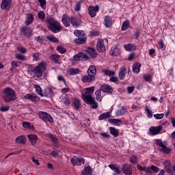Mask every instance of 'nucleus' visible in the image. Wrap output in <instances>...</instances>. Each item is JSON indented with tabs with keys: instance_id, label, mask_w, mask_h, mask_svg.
Wrapping results in <instances>:
<instances>
[{
	"instance_id": "38",
	"label": "nucleus",
	"mask_w": 175,
	"mask_h": 175,
	"mask_svg": "<svg viewBox=\"0 0 175 175\" xmlns=\"http://www.w3.org/2000/svg\"><path fill=\"white\" fill-rule=\"evenodd\" d=\"M46 38L49 42L52 43H58V42H59V40H58V38H57L55 36H47Z\"/></svg>"
},
{
	"instance_id": "19",
	"label": "nucleus",
	"mask_w": 175,
	"mask_h": 175,
	"mask_svg": "<svg viewBox=\"0 0 175 175\" xmlns=\"http://www.w3.org/2000/svg\"><path fill=\"white\" fill-rule=\"evenodd\" d=\"M62 21L65 27H70V17L65 14L62 16Z\"/></svg>"
},
{
	"instance_id": "32",
	"label": "nucleus",
	"mask_w": 175,
	"mask_h": 175,
	"mask_svg": "<svg viewBox=\"0 0 175 175\" xmlns=\"http://www.w3.org/2000/svg\"><path fill=\"white\" fill-rule=\"evenodd\" d=\"M109 129L111 135L114 136V137H118V135H120V131L114 127H109Z\"/></svg>"
},
{
	"instance_id": "26",
	"label": "nucleus",
	"mask_w": 175,
	"mask_h": 175,
	"mask_svg": "<svg viewBox=\"0 0 175 175\" xmlns=\"http://www.w3.org/2000/svg\"><path fill=\"white\" fill-rule=\"evenodd\" d=\"M86 53L89 54L92 58H96L98 57V55L95 53V49L94 48H88Z\"/></svg>"
},
{
	"instance_id": "11",
	"label": "nucleus",
	"mask_w": 175,
	"mask_h": 175,
	"mask_svg": "<svg viewBox=\"0 0 175 175\" xmlns=\"http://www.w3.org/2000/svg\"><path fill=\"white\" fill-rule=\"evenodd\" d=\"M105 42L103 39H98L96 44L97 50L99 53H105L106 51V46H105Z\"/></svg>"
},
{
	"instance_id": "10",
	"label": "nucleus",
	"mask_w": 175,
	"mask_h": 175,
	"mask_svg": "<svg viewBox=\"0 0 175 175\" xmlns=\"http://www.w3.org/2000/svg\"><path fill=\"white\" fill-rule=\"evenodd\" d=\"M12 8V0H2L1 3V9L2 10H8Z\"/></svg>"
},
{
	"instance_id": "13",
	"label": "nucleus",
	"mask_w": 175,
	"mask_h": 175,
	"mask_svg": "<svg viewBox=\"0 0 175 175\" xmlns=\"http://www.w3.org/2000/svg\"><path fill=\"white\" fill-rule=\"evenodd\" d=\"M100 90L103 91V92H106L107 94H109L110 95L113 94V87L106 83H104L100 86Z\"/></svg>"
},
{
	"instance_id": "48",
	"label": "nucleus",
	"mask_w": 175,
	"mask_h": 175,
	"mask_svg": "<svg viewBox=\"0 0 175 175\" xmlns=\"http://www.w3.org/2000/svg\"><path fill=\"white\" fill-rule=\"evenodd\" d=\"M161 148V151L162 152H164V154H170V152L172 151L170 148L166 147V146L165 145Z\"/></svg>"
},
{
	"instance_id": "24",
	"label": "nucleus",
	"mask_w": 175,
	"mask_h": 175,
	"mask_svg": "<svg viewBox=\"0 0 175 175\" xmlns=\"http://www.w3.org/2000/svg\"><path fill=\"white\" fill-rule=\"evenodd\" d=\"M126 75V68L125 67H121L120 69V72L118 73L119 79L120 80H124L125 79V76Z\"/></svg>"
},
{
	"instance_id": "53",
	"label": "nucleus",
	"mask_w": 175,
	"mask_h": 175,
	"mask_svg": "<svg viewBox=\"0 0 175 175\" xmlns=\"http://www.w3.org/2000/svg\"><path fill=\"white\" fill-rule=\"evenodd\" d=\"M38 18L40 20H44V17H46V14H44V12H40L38 13Z\"/></svg>"
},
{
	"instance_id": "30",
	"label": "nucleus",
	"mask_w": 175,
	"mask_h": 175,
	"mask_svg": "<svg viewBox=\"0 0 175 175\" xmlns=\"http://www.w3.org/2000/svg\"><path fill=\"white\" fill-rule=\"evenodd\" d=\"M82 175H91L92 174V168L91 166L85 167L81 172Z\"/></svg>"
},
{
	"instance_id": "62",
	"label": "nucleus",
	"mask_w": 175,
	"mask_h": 175,
	"mask_svg": "<svg viewBox=\"0 0 175 175\" xmlns=\"http://www.w3.org/2000/svg\"><path fill=\"white\" fill-rule=\"evenodd\" d=\"M23 128H25L26 129H29V126L31 125V123L28 122H23Z\"/></svg>"
},
{
	"instance_id": "3",
	"label": "nucleus",
	"mask_w": 175,
	"mask_h": 175,
	"mask_svg": "<svg viewBox=\"0 0 175 175\" xmlns=\"http://www.w3.org/2000/svg\"><path fill=\"white\" fill-rule=\"evenodd\" d=\"M46 63L40 62L36 68L29 67L27 69L28 73H35L36 77H42L43 76V72H46Z\"/></svg>"
},
{
	"instance_id": "1",
	"label": "nucleus",
	"mask_w": 175,
	"mask_h": 175,
	"mask_svg": "<svg viewBox=\"0 0 175 175\" xmlns=\"http://www.w3.org/2000/svg\"><path fill=\"white\" fill-rule=\"evenodd\" d=\"M46 23L49 25L48 29H50L53 33H58L62 29L59 22L53 17H46Z\"/></svg>"
},
{
	"instance_id": "18",
	"label": "nucleus",
	"mask_w": 175,
	"mask_h": 175,
	"mask_svg": "<svg viewBox=\"0 0 175 175\" xmlns=\"http://www.w3.org/2000/svg\"><path fill=\"white\" fill-rule=\"evenodd\" d=\"M122 172L126 175H132V168L128 164H123Z\"/></svg>"
},
{
	"instance_id": "31",
	"label": "nucleus",
	"mask_w": 175,
	"mask_h": 175,
	"mask_svg": "<svg viewBox=\"0 0 175 175\" xmlns=\"http://www.w3.org/2000/svg\"><path fill=\"white\" fill-rule=\"evenodd\" d=\"M126 51H135L136 50V45L133 44H127L124 46Z\"/></svg>"
},
{
	"instance_id": "34",
	"label": "nucleus",
	"mask_w": 175,
	"mask_h": 175,
	"mask_svg": "<svg viewBox=\"0 0 175 175\" xmlns=\"http://www.w3.org/2000/svg\"><path fill=\"white\" fill-rule=\"evenodd\" d=\"M59 55L53 54L50 56V59L54 62V64H61L59 62Z\"/></svg>"
},
{
	"instance_id": "2",
	"label": "nucleus",
	"mask_w": 175,
	"mask_h": 175,
	"mask_svg": "<svg viewBox=\"0 0 175 175\" xmlns=\"http://www.w3.org/2000/svg\"><path fill=\"white\" fill-rule=\"evenodd\" d=\"M96 76V66L91 65L88 69V75L82 77L81 81L83 83H92L95 80Z\"/></svg>"
},
{
	"instance_id": "7",
	"label": "nucleus",
	"mask_w": 175,
	"mask_h": 175,
	"mask_svg": "<svg viewBox=\"0 0 175 175\" xmlns=\"http://www.w3.org/2000/svg\"><path fill=\"white\" fill-rule=\"evenodd\" d=\"M162 129H163L162 125L158 126H151L149 129V135H150V136H155L156 135H159Z\"/></svg>"
},
{
	"instance_id": "37",
	"label": "nucleus",
	"mask_w": 175,
	"mask_h": 175,
	"mask_svg": "<svg viewBox=\"0 0 175 175\" xmlns=\"http://www.w3.org/2000/svg\"><path fill=\"white\" fill-rule=\"evenodd\" d=\"M85 91L82 94H85V95H92V94H94L95 87L92 86L90 88H85Z\"/></svg>"
},
{
	"instance_id": "15",
	"label": "nucleus",
	"mask_w": 175,
	"mask_h": 175,
	"mask_svg": "<svg viewBox=\"0 0 175 175\" xmlns=\"http://www.w3.org/2000/svg\"><path fill=\"white\" fill-rule=\"evenodd\" d=\"M82 99L86 103V105H91L95 98H92V95H87L85 94H82Z\"/></svg>"
},
{
	"instance_id": "46",
	"label": "nucleus",
	"mask_w": 175,
	"mask_h": 175,
	"mask_svg": "<svg viewBox=\"0 0 175 175\" xmlns=\"http://www.w3.org/2000/svg\"><path fill=\"white\" fill-rule=\"evenodd\" d=\"M30 100H31V102H39L40 100V98L37 96L36 94H32Z\"/></svg>"
},
{
	"instance_id": "47",
	"label": "nucleus",
	"mask_w": 175,
	"mask_h": 175,
	"mask_svg": "<svg viewBox=\"0 0 175 175\" xmlns=\"http://www.w3.org/2000/svg\"><path fill=\"white\" fill-rule=\"evenodd\" d=\"M145 111L147 113L148 118H152V111L148 109V106L145 107Z\"/></svg>"
},
{
	"instance_id": "45",
	"label": "nucleus",
	"mask_w": 175,
	"mask_h": 175,
	"mask_svg": "<svg viewBox=\"0 0 175 175\" xmlns=\"http://www.w3.org/2000/svg\"><path fill=\"white\" fill-rule=\"evenodd\" d=\"M57 51H59L60 54H65V53H66V49L61 45L57 46Z\"/></svg>"
},
{
	"instance_id": "12",
	"label": "nucleus",
	"mask_w": 175,
	"mask_h": 175,
	"mask_svg": "<svg viewBox=\"0 0 175 175\" xmlns=\"http://www.w3.org/2000/svg\"><path fill=\"white\" fill-rule=\"evenodd\" d=\"M88 14H90V17H95V16H96V12H99V5H90L88 8Z\"/></svg>"
},
{
	"instance_id": "36",
	"label": "nucleus",
	"mask_w": 175,
	"mask_h": 175,
	"mask_svg": "<svg viewBox=\"0 0 175 175\" xmlns=\"http://www.w3.org/2000/svg\"><path fill=\"white\" fill-rule=\"evenodd\" d=\"M68 73L70 76H73L75 75H78V73H80V69L79 68H70L68 70Z\"/></svg>"
},
{
	"instance_id": "60",
	"label": "nucleus",
	"mask_w": 175,
	"mask_h": 175,
	"mask_svg": "<svg viewBox=\"0 0 175 175\" xmlns=\"http://www.w3.org/2000/svg\"><path fill=\"white\" fill-rule=\"evenodd\" d=\"M109 81H111L112 83H118V77L112 76L109 79Z\"/></svg>"
},
{
	"instance_id": "8",
	"label": "nucleus",
	"mask_w": 175,
	"mask_h": 175,
	"mask_svg": "<svg viewBox=\"0 0 175 175\" xmlns=\"http://www.w3.org/2000/svg\"><path fill=\"white\" fill-rule=\"evenodd\" d=\"M74 61H87L88 60L89 57L87 54L79 52L78 54H76L73 56Z\"/></svg>"
},
{
	"instance_id": "20",
	"label": "nucleus",
	"mask_w": 175,
	"mask_h": 175,
	"mask_svg": "<svg viewBox=\"0 0 175 175\" xmlns=\"http://www.w3.org/2000/svg\"><path fill=\"white\" fill-rule=\"evenodd\" d=\"M27 137L29 139V142L32 146H35V144H36V142H38V135L35 134H29L27 135Z\"/></svg>"
},
{
	"instance_id": "6",
	"label": "nucleus",
	"mask_w": 175,
	"mask_h": 175,
	"mask_svg": "<svg viewBox=\"0 0 175 175\" xmlns=\"http://www.w3.org/2000/svg\"><path fill=\"white\" fill-rule=\"evenodd\" d=\"M70 163L73 166H81V163H85V159L83 158H79L77 156H74L70 160Z\"/></svg>"
},
{
	"instance_id": "5",
	"label": "nucleus",
	"mask_w": 175,
	"mask_h": 175,
	"mask_svg": "<svg viewBox=\"0 0 175 175\" xmlns=\"http://www.w3.org/2000/svg\"><path fill=\"white\" fill-rule=\"evenodd\" d=\"M20 31L22 35H24L25 38L29 39L33 35V29L31 27H28V25H25L21 27Z\"/></svg>"
},
{
	"instance_id": "17",
	"label": "nucleus",
	"mask_w": 175,
	"mask_h": 175,
	"mask_svg": "<svg viewBox=\"0 0 175 175\" xmlns=\"http://www.w3.org/2000/svg\"><path fill=\"white\" fill-rule=\"evenodd\" d=\"M74 43L78 46H80V44H85V43H87V36L78 37L74 40Z\"/></svg>"
},
{
	"instance_id": "55",
	"label": "nucleus",
	"mask_w": 175,
	"mask_h": 175,
	"mask_svg": "<svg viewBox=\"0 0 175 175\" xmlns=\"http://www.w3.org/2000/svg\"><path fill=\"white\" fill-rule=\"evenodd\" d=\"M156 145L159 146V147H161V148L165 146L163 143H162V139H156Z\"/></svg>"
},
{
	"instance_id": "52",
	"label": "nucleus",
	"mask_w": 175,
	"mask_h": 175,
	"mask_svg": "<svg viewBox=\"0 0 175 175\" xmlns=\"http://www.w3.org/2000/svg\"><path fill=\"white\" fill-rule=\"evenodd\" d=\"M16 58L17 59H20V61H25V56L21 54H16Z\"/></svg>"
},
{
	"instance_id": "14",
	"label": "nucleus",
	"mask_w": 175,
	"mask_h": 175,
	"mask_svg": "<svg viewBox=\"0 0 175 175\" xmlns=\"http://www.w3.org/2000/svg\"><path fill=\"white\" fill-rule=\"evenodd\" d=\"M83 21L76 16H70V23L72 27H80Z\"/></svg>"
},
{
	"instance_id": "4",
	"label": "nucleus",
	"mask_w": 175,
	"mask_h": 175,
	"mask_svg": "<svg viewBox=\"0 0 175 175\" xmlns=\"http://www.w3.org/2000/svg\"><path fill=\"white\" fill-rule=\"evenodd\" d=\"M3 100L5 103H10L13 100H16V91L10 88H6L3 91Z\"/></svg>"
},
{
	"instance_id": "59",
	"label": "nucleus",
	"mask_w": 175,
	"mask_h": 175,
	"mask_svg": "<svg viewBox=\"0 0 175 175\" xmlns=\"http://www.w3.org/2000/svg\"><path fill=\"white\" fill-rule=\"evenodd\" d=\"M158 44L161 49H162L165 47V44L163 43V40H162V39L159 40Z\"/></svg>"
},
{
	"instance_id": "43",
	"label": "nucleus",
	"mask_w": 175,
	"mask_h": 175,
	"mask_svg": "<svg viewBox=\"0 0 175 175\" xmlns=\"http://www.w3.org/2000/svg\"><path fill=\"white\" fill-rule=\"evenodd\" d=\"M96 100H99L100 102V100H102V90L101 89H98L96 92Z\"/></svg>"
},
{
	"instance_id": "29",
	"label": "nucleus",
	"mask_w": 175,
	"mask_h": 175,
	"mask_svg": "<svg viewBox=\"0 0 175 175\" xmlns=\"http://www.w3.org/2000/svg\"><path fill=\"white\" fill-rule=\"evenodd\" d=\"M51 92H53V89H51V88L50 87H46L44 90V92H42V94L41 96H45L47 98L48 96H50V95H51Z\"/></svg>"
},
{
	"instance_id": "27",
	"label": "nucleus",
	"mask_w": 175,
	"mask_h": 175,
	"mask_svg": "<svg viewBox=\"0 0 175 175\" xmlns=\"http://www.w3.org/2000/svg\"><path fill=\"white\" fill-rule=\"evenodd\" d=\"M27 138L24 135H20L16 139V143L18 144H25Z\"/></svg>"
},
{
	"instance_id": "9",
	"label": "nucleus",
	"mask_w": 175,
	"mask_h": 175,
	"mask_svg": "<svg viewBox=\"0 0 175 175\" xmlns=\"http://www.w3.org/2000/svg\"><path fill=\"white\" fill-rule=\"evenodd\" d=\"M38 116L41 120H44V121H49V122H53L54 121V119H53L51 116L44 111L39 112Z\"/></svg>"
},
{
	"instance_id": "40",
	"label": "nucleus",
	"mask_w": 175,
	"mask_h": 175,
	"mask_svg": "<svg viewBox=\"0 0 175 175\" xmlns=\"http://www.w3.org/2000/svg\"><path fill=\"white\" fill-rule=\"evenodd\" d=\"M34 88L36 89V91L40 96H42L43 94V90H42V88L39 85L34 84L33 85Z\"/></svg>"
},
{
	"instance_id": "54",
	"label": "nucleus",
	"mask_w": 175,
	"mask_h": 175,
	"mask_svg": "<svg viewBox=\"0 0 175 175\" xmlns=\"http://www.w3.org/2000/svg\"><path fill=\"white\" fill-rule=\"evenodd\" d=\"M131 163H137V157L136 156H133L130 158Z\"/></svg>"
},
{
	"instance_id": "49",
	"label": "nucleus",
	"mask_w": 175,
	"mask_h": 175,
	"mask_svg": "<svg viewBox=\"0 0 175 175\" xmlns=\"http://www.w3.org/2000/svg\"><path fill=\"white\" fill-rule=\"evenodd\" d=\"M80 9H81V2L79 1L75 5V12H80Z\"/></svg>"
},
{
	"instance_id": "33",
	"label": "nucleus",
	"mask_w": 175,
	"mask_h": 175,
	"mask_svg": "<svg viewBox=\"0 0 175 175\" xmlns=\"http://www.w3.org/2000/svg\"><path fill=\"white\" fill-rule=\"evenodd\" d=\"M108 122L113 124L116 126H120V124H122V120L120 119H109Z\"/></svg>"
},
{
	"instance_id": "28",
	"label": "nucleus",
	"mask_w": 175,
	"mask_h": 175,
	"mask_svg": "<svg viewBox=\"0 0 175 175\" xmlns=\"http://www.w3.org/2000/svg\"><path fill=\"white\" fill-rule=\"evenodd\" d=\"M72 106L76 110H79L81 107V103L79 98H75L72 102Z\"/></svg>"
},
{
	"instance_id": "22",
	"label": "nucleus",
	"mask_w": 175,
	"mask_h": 175,
	"mask_svg": "<svg viewBox=\"0 0 175 175\" xmlns=\"http://www.w3.org/2000/svg\"><path fill=\"white\" fill-rule=\"evenodd\" d=\"M104 24L106 28H110V27L113 25V21L111 20V17H110L109 16H106L105 17Z\"/></svg>"
},
{
	"instance_id": "21",
	"label": "nucleus",
	"mask_w": 175,
	"mask_h": 175,
	"mask_svg": "<svg viewBox=\"0 0 175 175\" xmlns=\"http://www.w3.org/2000/svg\"><path fill=\"white\" fill-rule=\"evenodd\" d=\"M47 137L51 139L52 143L55 146V147H58V138L55 137V135L51 134V133H47Z\"/></svg>"
},
{
	"instance_id": "16",
	"label": "nucleus",
	"mask_w": 175,
	"mask_h": 175,
	"mask_svg": "<svg viewBox=\"0 0 175 175\" xmlns=\"http://www.w3.org/2000/svg\"><path fill=\"white\" fill-rule=\"evenodd\" d=\"M109 54L111 57H117V55H120V54H121V51L120 48H118V45L113 46L109 51Z\"/></svg>"
},
{
	"instance_id": "23",
	"label": "nucleus",
	"mask_w": 175,
	"mask_h": 175,
	"mask_svg": "<svg viewBox=\"0 0 175 175\" xmlns=\"http://www.w3.org/2000/svg\"><path fill=\"white\" fill-rule=\"evenodd\" d=\"M33 20H35V17H33V14L29 13L25 20L26 25H31V24L33 23Z\"/></svg>"
},
{
	"instance_id": "51",
	"label": "nucleus",
	"mask_w": 175,
	"mask_h": 175,
	"mask_svg": "<svg viewBox=\"0 0 175 175\" xmlns=\"http://www.w3.org/2000/svg\"><path fill=\"white\" fill-rule=\"evenodd\" d=\"M38 2L42 9H46V0H38Z\"/></svg>"
},
{
	"instance_id": "39",
	"label": "nucleus",
	"mask_w": 175,
	"mask_h": 175,
	"mask_svg": "<svg viewBox=\"0 0 175 175\" xmlns=\"http://www.w3.org/2000/svg\"><path fill=\"white\" fill-rule=\"evenodd\" d=\"M74 34L75 36H77V38H81V36H85V33H84V31L83 30H75Z\"/></svg>"
},
{
	"instance_id": "57",
	"label": "nucleus",
	"mask_w": 175,
	"mask_h": 175,
	"mask_svg": "<svg viewBox=\"0 0 175 175\" xmlns=\"http://www.w3.org/2000/svg\"><path fill=\"white\" fill-rule=\"evenodd\" d=\"M63 99H64V105H66L67 106H69L70 105V98H68L67 97H64Z\"/></svg>"
},
{
	"instance_id": "44",
	"label": "nucleus",
	"mask_w": 175,
	"mask_h": 175,
	"mask_svg": "<svg viewBox=\"0 0 175 175\" xmlns=\"http://www.w3.org/2000/svg\"><path fill=\"white\" fill-rule=\"evenodd\" d=\"M125 108H124V107H122L120 109H118L116 111V115L118 117H120V116H124V114H125Z\"/></svg>"
},
{
	"instance_id": "56",
	"label": "nucleus",
	"mask_w": 175,
	"mask_h": 175,
	"mask_svg": "<svg viewBox=\"0 0 175 175\" xmlns=\"http://www.w3.org/2000/svg\"><path fill=\"white\" fill-rule=\"evenodd\" d=\"M165 115L163 113H160V114H154V117L156 118V120H162L163 118Z\"/></svg>"
},
{
	"instance_id": "50",
	"label": "nucleus",
	"mask_w": 175,
	"mask_h": 175,
	"mask_svg": "<svg viewBox=\"0 0 175 175\" xmlns=\"http://www.w3.org/2000/svg\"><path fill=\"white\" fill-rule=\"evenodd\" d=\"M150 170L151 172H154V173H158V172H159V168H158V167L152 165L150 166Z\"/></svg>"
},
{
	"instance_id": "35",
	"label": "nucleus",
	"mask_w": 175,
	"mask_h": 175,
	"mask_svg": "<svg viewBox=\"0 0 175 175\" xmlns=\"http://www.w3.org/2000/svg\"><path fill=\"white\" fill-rule=\"evenodd\" d=\"M142 66V64L139 62H136L133 65V72L134 73H139L140 72V67Z\"/></svg>"
},
{
	"instance_id": "58",
	"label": "nucleus",
	"mask_w": 175,
	"mask_h": 175,
	"mask_svg": "<svg viewBox=\"0 0 175 175\" xmlns=\"http://www.w3.org/2000/svg\"><path fill=\"white\" fill-rule=\"evenodd\" d=\"M144 80H145V81H151V75H148V74H146V75H144Z\"/></svg>"
},
{
	"instance_id": "42",
	"label": "nucleus",
	"mask_w": 175,
	"mask_h": 175,
	"mask_svg": "<svg viewBox=\"0 0 175 175\" xmlns=\"http://www.w3.org/2000/svg\"><path fill=\"white\" fill-rule=\"evenodd\" d=\"M103 73L105 76H109V77H111L116 75V72L114 71H111L110 70H103Z\"/></svg>"
},
{
	"instance_id": "61",
	"label": "nucleus",
	"mask_w": 175,
	"mask_h": 175,
	"mask_svg": "<svg viewBox=\"0 0 175 175\" xmlns=\"http://www.w3.org/2000/svg\"><path fill=\"white\" fill-rule=\"evenodd\" d=\"M90 105L92 106V109H98V103L95 100H93Z\"/></svg>"
},
{
	"instance_id": "64",
	"label": "nucleus",
	"mask_w": 175,
	"mask_h": 175,
	"mask_svg": "<svg viewBox=\"0 0 175 175\" xmlns=\"http://www.w3.org/2000/svg\"><path fill=\"white\" fill-rule=\"evenodd\" d=\"M144 172H145V173H152V171H151V167H144Z\"/></svg>"
},
{
	"instance_id": "41",
	"label": "nucleus",
	"mask_w": 175,
	"mask_h": 175,
	"mask_svg": "<svg viewBox=\"0 0 175 175\" xmlns=\"http://www.w3.org/2000/svg\"><path fill=\"white\" fill-rule=\"evenodd\" d=\"M131 24L129 23V21H125L123 22L122 25V31H126L128 28H129Z\"/></svg>"
},
{
	"instance_id": "63",
	"label": "nucleus",
	"mask_w": 175,
	"mask_h": 175,
	"mask_svg": "<svg viewBox=\"0 0 175 175\" xmlns=\"http://www.w3.org/2000/svg\"><path fill=\"white\" fill-rule=\"evenodd\" d=\"M10 107L9 106H1L0 107L1 111H8L9 110Z\"/></svg>"
},
{
	"instance_id": "25",
	"label": "nucleus",
	"mask_w": 175,
	"mask_h": 175,
	"mask_svg": "<svg viewBox=\"0 0 175 175\" xmlns=\"http://www.w3.org/2000/svg\"><path fill=\"white\" fill-rule=\"evenodd\" d=\"M110 117H111V112L108 111L103 113L98 116V120L102 121L103 120H107V118H110Z\"/></svg>"
}]
</instances>
